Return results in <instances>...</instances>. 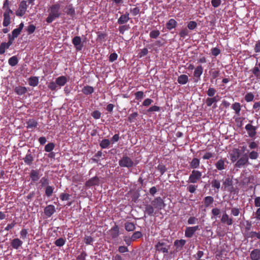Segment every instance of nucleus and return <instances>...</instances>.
Returning <instances> with one entry per match:
<instances>
[{
  "instance_id": "59",
  "label": "nucleus",
  "mask_w": 260,
  "mask_h": 260,
  "mask_svg": "<svg viewBox=\"0 0 260 260\" xmlns=\"http://www.w3.org/2000/svg\"><path fill=\"white\" fill-rule=\"evenodd\" d=\"M101 113L99 111L95 110L91 113V116L95 119H98L100 118Z\"/></svg>"
},
{
  "instance_id": "2",
  "label": "nucleus",
  "mask_w": 260,
  "mask_h": 260,
  "mask_svg": "<svg viewBox=\"0 0 260 260\" xmlns=\"http://www.w3.org/2000/svg\"><path fill=\"white\" fill-rule=\"evenodd\" d=\"M134 165V161L131 158L126 155H124L122 158L119 161V165L121 167H126L129 168L133 167Z\"/></svg>"
},
{
  "instance_id": "37",
  "label": "nucleus",
  "mask_w": 260,
  "mask_h": 260,
  "mask_svg": "<svg viewBox=\"0 0 260 260\" xmlns=\"http://www.w3.org/2000/svg\"><path fill=\"white\" fill-rule=\"evenodd\" d=\"M214 199L211 196H208L204 199V204L205 207H208L213 203Z\"/></svg>"
},
{
  "instance_id": "36",
  "label": "nucleus",
  "mask_w": 260,
  "mask_h": 260,
  "mask_svg": "<svg viewBox=\"0 0 260 260\" xmlns=\"http://www.w3.org/2000/svg\"><path fill=\"white\" fill-rule=\"evenodd\" d=\"M217 102L216 97L208 98L206 100V103L207 106L210 107L213 103H216Z\"/></svg>"
},
{
  "instance_id": "27",
  "label": "nucleus",
  "mask_w": 260,
  "mask_h": 260,
  "mask_svg": "<svg viewBox=\"0 0 260 260\" xmlns=\"http://www.w3.org/2000/svg\"><path fill=\"white\" fill-rule=\"evenodd\" d=\"M66 13L71 17H74L75 15V11L72 5H69L66 7Z\"/></svg>"
},
{
  "instance_id": "60",
  "label": "nucleus",
  "mask_w": 260,
  "mask_h": 260,
  "mask_svg": "<svg viewBox=\"0 0 260 260\" xmlns=\"http://www.w3.org/2000/svg\"><path fill=\"white\" fill-rule=\"evenodd\" d=\"M216 92V90L214 88L210 87L207 92V95L210 97H212L214 95Z\"/></svg>"
},
{
  "instance_id": "5",
  "label": "nucleus",
  "mask_w": 260,
  "mask_h": 260,
  "mask_svg": "<svg viewBox=\"0 0 260 260\" xmlns=\"http://www.w3.org/2000/svg\"><path fill=\"white\" fill-rule=\"evenodd\" d=\"M202 175L201 172L193 170L189 177V182L192 183L197 182L201 178Z\"/></svg>"
},
{
  "instance_id": "51",
  "label": "nucleus",
  "mask_w": 260,
  "mask_h": 260,
  "mask_svg": "<svg viewBox=\"0 0 260 260\" xmlns=\"http://www.w3.org/2000/svg\"><path fill=\"white\" fill-rule=\"evenodd\" d=\"M253 99L254 95L251 92L247 93L245 96V100L247 102L252 101Z\"/></svg>"
},
{
  "instance_id": "44",
  "label": "nucleus",
  "mask_w": 260,
  "mask_h": 260,
  "mask_svg": "<svg viewBox=\"0 0 260 260\" xmlns=\"http://www.w3.org/2000/svg\"><path fill=\"white\" fill-rule=\"evenodd\" d=\"M233 184L232 180L229 178H226L223 183V186L225 189L227 187L232 186Z\"/></svg>"
},
{
  "instance_id": "61",
  "label": "nucleus",
  "mask_w": 260,
  "mask_h": 260,
  "mask_svg": "<svg viewBox=\"0 0 260 260\" xmlns=\"http://www.w3.org/2000/svg\"><path fill=\"white\" fill-rule=\"evenodd\" d=\"M188 30L186 28L183 29L179 33V35L182 38H185L188 35Z\"/></svg>"
},
{
  "instance_id": "54",
  "label": "nucleus",
  "mask_w": 260,
  "mask_h": 260,
  "mask_svg": "<svg viewBox=\"0 0 260 260\" xmlns=\"http://www.w3.org/2000/svg\"><path fill=\"white\" fill-rule=\"evenodd\" d=\"M8 48H9V45L6 44V43H2L0 46V54H3L5 52L6 49Z\"/></svg>"
},
{
  "instance_id": "57",
  "label": "nucleus",
  "mask_w": 260,
  "mask_h": 260,
  "mask_svg": "<svg viewBox=\"0 0 260 260\" xmlns=\"http://www.w3.org/2000/svg\"><path fill=\"white\" fill-rule=\"evenodd\" d=\"M142 233L140 232L137 231L135 232L132 236V239L133 240H135L137 239H139L142 237Z\"/></svg>"
},
{
  "instance_id": "26",
  "label": "nucleus",
  "mask_w": 260,
  "mask_h": 260,
  "mask_svg": "<svg viewBox=\"0 0 260 260\" xmlns=\"http://www.w3.org/2000/svg\"><path fill=\"white\" fill-rule=\"evenodd\" d=\"M14 91L19 95L25 94L27 92V88L25 87L18 86L14 89Z\"/></svg>"
},
{
  "instance_id": "46",
  "label": "nucleus",
  "mask_w": 260,
  "mask_h": 260,
  "mask_svg": "<svg viewBox=\"0 0 260 260\" xmlns=\"http://www.w3.org/2000/svg\"><path fill=\"white\" fill-rule=\"evenodd\" d=\"M54 188L51 186H47L45 188V194L46 195L49 197H50L53 192Z\"/></svg>"
},
{
  "instance_id": "56",
  "label": "nucleus",
  "mask_w": 260,
  "mask_h": 260,
  "mask_svg": "<svg viewBox=\"0 0 260 260\" xmlns=\"http://www.w3.org/2000/svg\"><path fill=\"white\" fill-rule=\"evenodd\" d=\"M135 95V98L137 100L141 101L144 97V93L141 91L136 92Z\"/></svg>"
},
{
  "instance_id": "49",
  "label": "nucleus",
  "mask_w": 260,
  "mask_h": 260,
  "mask_svg": "<svg viewBox=\"0 0 260 260\" xmlns=\"http://www.w3.org/2000/svg\"><path fill=\"white\" fill-rule=\"evenodd\" d=\"M49 179L48 177H44L42 178L40 181V183L41 184V186L42 187L45 186H48V185L49 184Z\"/></svg>"
},
{
  "instance_id": "10",
  "label": "nucleus",
  "mask_w": 260,
  "mask_h": 260,
  "mask_svg": "<svg viewBox=\"0 0 260 260\" xmlns=\"http://www.w3.org/2000/svg\"><path fill=\"white\" fill-rule=\"evenodd\" d=\"M199 229L198 225L191 227H187L185 229V236L187 238H191L194 233Z\"/></svg>"
},
{
  "instance_id": "19",
  "label": "nucleus",
  "mask_w": 260,
  "mask_h": 260,
  "mask_svg": "<svg viewBox=\"0 0 260 260\" xmlns=\"http://www.w3.org/2000/svg\"><path fill=\"white\" fill-rule=\"evenodd\" d=\"M185 243L186 241L185 240H176L174 242V245L176 247L177 250H181Z\"/></svg>"
},
{
  "instance_id": "23",
  "label": "nucleus",
  "mask_w": 260,
  "mask_h": 260,
  "mask_svg": "<svg viewBox=\"0 0 260 260\" xmlns=\"http://www.w3.org/2000/svg\"><path fill=\"white\" fill-rule=\"evenodd\" d=\"M28 84L33 87H35L38 85L39 83V78L37 77H31L28 79Z\"/></svg>"
},
{
  "instance_id": "12",
  "label": "nucleus",
  "mask_w": 260,
  "mask_h": 260,
  "mask_svg": "<svg viewBox=\"0 0 260 260\" xmlns=\"http://www.w3.org/2000/svg\"><path fill=\"white\" fill-rule=\"evenodd\" d=\"M72 43L77 51H80L83 48L81 38L79 36L75 37L72 40Z\"/></svg>"
},
{
  "instance_id": "41",
  "label": "nucleus",
  "mask_w": 260,
  "mask_h": 260,
  "mask_svg": "<svg viewBox=\"0 0 260 260\" xmlns=\"http://www.w3.org/2000/svg\"><path fill=\"white\" fill-rule=\"evenodd\" d=\"M110 144V140L107 139H105L101 142L100 145L102 148L105 149L108 148Z\"/></svg>"
},
{
  "instance_id": "30",
  "label": "nucleus",
  "mask_w": 260,
  "mask_h": 260,
  "mask_svg": "<svg viewBox=\"0 0 260 260\" xmlns=\"http://www.w3.org/2000/svg\"><path fill=\"white\" fill-rule=\"evenodd\" d=\"M200 161L197 158H193L190 163V167L192 169H197L200 166Z\"/></svg>"
},
{
  "instance_id": "31",
  "label": "nucleus",
  "mask_w": 260,
  "mask_h": 260,
  "mask_svg": "<svg viewBox=\"0 0 260 260\" xmlns=\"http://www.w3.org/2000/svg\"><path fill=\"white\" fill-rule=\"evenodd\" d=\"M203 69L201 66H198L194 71V76L196 78H200L203 73Z\"/></svg>"
},
{
  "instance_id": "45",
  "label": "nucleus",
  "mask_w": 260,
  "mask_h": 260,
  "mask_svg": "<svg viewBox=\"0 0 260 260\" xmlns=\"http://www.w3.org/2000/svg\"><path fill=\"white\" fill-rule=\"evenodd\" d=\"M66 243V240L63 238H60L58 239H57L55 241V244L56 246L58 247H61L64 245V244Z\"/></svg>"
},
{
  "instance_id": "52",
  "label": "nucleus",
  "mask_w": 260,
  "mask_h": 260,
  "mask_svg": "<svg viewBox=\"0 0 260 260\" xmlns=\"http://www.w3.org/2000/svg\"><path fill=\"white\" fill-rule=\"evenodd\" d=\"M160 34L159 30H152L150 32V37L151 38L156 39L157 38Z\"/></svg>"
},
{
  "instance_id": "38",
  "label": "nucleus",
  "mask_w": 260,
  "mask_h": 260,
  "mask_svg": "<svg viewBox=\"0 0 260 260\" xmlns=\"http://www.w3.org/2000/svg\"><path fill=\"white\" fill-rule=\"evenodd\" d=\"M37 122L34 119H30L27 122V127L28 128H34L37 126Z\"/></svg>"
},
{
  "instance_id": "7",
  "label": "nucleus",
  "mask_w": 260,
  "mask_h": 260,
  "mask_svg": "<svg viewBox=\"0 0 260 260\" xmlns=\"http://www.w3.org/2000/svg\"><path fill=\"white\" fill-rule=\"evenodd\" d=\"M245 129L247 132L248 135L250 138H254L256 134V127L253 126L251 124H247L245 126Z\"/></svg>"
},
{
  "instance_id": "35",
  "label": "nucleus",
  "mask_w": 260,
  "mask_h": 260,
  "mask_svg": "<svg viewBox=\"0 0 260 260\" xmlns=\"http://www.w3.org/2000/svg\"><path fill=\"white\" fill-rule=\"evenodd\" d=\"M23 160L25 164L30 165L34 160V157L31 154H27Z\"/></svg>"
},
{
  "instance_id": "43",
  "label": "nucleus",
  "mask_w": 260,
  "mask_h": 260,
  "mask_svg": "<svg viewBox=\"0 0 260 260\" xmlns=\"http://www.w3.org/2000/svg\"><path fill=\"white\" fill-rule=\"evenodd\" d=\"M18 60L17 57L15 56H12L9 58L8 62L11 66H15L18 63Z\"/></svg>"
},
{
  "instance_id": "18",
  "label": "nucleus",
  "mask_w": 260,
  "mask_h": 260,
  "mask_svg": "<svg viewBox=\"0 0 260 260\" xmlns=\"http://www.w3.org/2000/svg\"><path fill=\"white\" fill-rule=\"evenodd\" d=\"M23 244V242L18 238H15L12 240L11 246L15 249H18Z\"/></svg>"
},
{
  "instance_id": "39",
  "label": "nucleus",
  "mask_w": 260,
  "mask_h": 260,
  "mask_svg": "<svg viewBox=\"0 0 260 260\" xmlns=\"http://www.w3.org/2000/svg\"><path fill=\"white\" fill-rule=\"evenodd\" d=\"M125 230L128 232L133 231L135 229V225L133 222H126L125 223Z\"/></svg>"
},
{
  "instance_id": "32",
  "label": "nucleus",
  "mask_w": 260,
  "mask_h": 260,
  "mask_svg": "<svg viewBox=\"0 0 260 260\" xmlns=\"http://www.w3.org/2000/svg\"><path fill=\"white\" fill-rule=\"evenodd\" d=\"M241 105L239 103L236 102L232 105V108L235 111L237 116L240 115L241 110Z\"/></svg>"
},
{
  "instance_id": "15",
  "label": "nucleus",
  "mask_w": 260,
  "mask_h": 260,
  "mask_svg": "<svg viewBox=\"0 0 260 260\" xmlns=\"http://www.w3.org/2000/svg\"><path fill=\"white\" fill-rule=\"evenodd\" d=\"M154 209H155L152 205L147 204L145 205V215L144 217L146 218V214L152 216L154 215Z\"/></svg>"
},
{
  "instance_id": "9",
  "label": "nucleus",
  "mask_w": 260,
  "mask_h": 260,
  "mask_svg": "<svg viewBox=\"0 0 260 260\" xmlns=\"http://www.w3.org/2000/svg\"><path fill=\"white\" fill-rule=\"evenodd\" d=\"M248 162V157L247 154L243 155L237 161L235 167L237 168H241L245 165Z\"/></svg>"
},
{
  "instance_id": "25",
  "label": "nucleus",
  "mask_w": 260,
  "mask_h": 260,
  "mask_svg": "<svg viewBox=\"0 0 260 260\" xmlns=\"http://www.w3.org/2000/svg\"><path fill=\"white\" fill-rule=\"evenodd\" d=\"M55 81L58 86H62L65 85L67 80V78L62 76L57 78Z\"/></svg>"
},
{
  "instance_id": "63",
  "label": "nucleus",
  "mask_w": 260,
  "mask_h": 260,
  "mask_svg": "<svg viewBox=\"0 0 260 260\" xmlns=\"http://www.w3.org/2000/svg\"><path fill=\"white\" fill-rule=\"evenodd\" d=\"M20 32H21V31L19 29H17V28L14 29L12 31V39H14L15 38L17 37L20 34Z\"/></svg>"
},
{
  "instance_id": "1",
  "label": "nucleus",
  "mask_w": 260,
  "mask_h": 260,
  "mask_svg": "<svg viewBox=\"0 0 260 260\" xmlns=\"http://www.w3.org/2000/svg\"><path fill=\"white\" fill-rule=\"evenodd\" d=\"M60 5L59 4L52 5L48 9L49 16L46 18L48 23H51L55 18L59 17L61 15Z\"/></svg>"
},
{
  "instance_id": "33",
  "label": "nucleus",
  "mask_w": 260,
  "mask_h": 260,
  "mask_svg": "<svg viewBox=\"0 0 260 260\" xmlns=\"http://www.w3.org/2000/svg\"><path fill=\"white\" fill-rule=\"evenodd\" d=\"M211 185L212 187H214L216 188L215 190V192L216 193H218L219 191V188L220 187V182L216 179H214L212 181Z\"/></svg>"
},
{
  "instance_id": "47",
  "label": "nucleus",
  "mask_w": 260,
  "mask_h": 260,
  "mask_svg": "<svg viewBox=\"0 0 260 260\" xmlns=\"http://www.w3.org/2000/svg\"><path fill=\"white\" fill-rule=\"evenodd\" d=\"M248 157L251 159H256L258 157V153L257 151L253 150L249 152Z\"/></svg>"
},
{
  "instance_id": "29",
  "label": "nucleus",
  "mask_w": 260,
  "mask_h": 260,
  "mask_svg": "<svg viewBox=\"0 0 260 260\" xmlns=\"http://www.w3.org/2000/svg\"><path fill=\"white\" fill-rule=\"evenodd\" d=\"M177 25V22L174 19H171L166 24V27L169 30L175 28Z\"/></svg>"
},
{
  "instance_id": "20",
  "label": "nucleus",
  "mask_w": 260,
  "mask_h": 260,
  "mask_svg": "<svg viewBox=\"0 0 260 260\" xmlns=\"http://www.w3.org/2000/svg\"><path fill=\"white\" fill-rule=\"evenodd\" d=\"M129 19V14L126 13L125 14L122 15L117 21V23L120 24H123L126 23Z\"/></svg>"
},
{
  "instance_id": "28",
  "label": "nucleus",
  "mask_w": 260,
  "mask_h": 260,
  "mask_svg": "<svg viewBox=\"0 0 260 260\" xmlns=\"http://www.w3.org/2000/svg\"><path fill=\"white\" fill-rule=\"evenodd\" d=\"M177 81L180 84H185L188 81V77L186 75H181L178 77Z\"/></svg>"
},
{
  "instance_id": "11",
  "label": "nucleus",
  "mask_w": 260,
  "mask_h": 260,
  "mask_svg": "<svg viewBox=\"0 0 260 260\" xmlns=\"http://www.w3.org/2000/svg\"><path fill=\"white\" fill-rule=\"evenodd\" d=\"M240 155V150L238 148H235L232 150L230 153V159L232 162H235L238 160Z\"/></svg>"
},
{
  "instance_id": "14",
  "label": "nucleus",
  "mask_w": 260,
  "mask_h": 260,
  "mask_svg": "<svg viewBox=\"0 0 260 260\" xmlns=\"http://www.w3.org/2000/svg\"><path fill=\"white\" fill-rule=\"evenodd\" d=\"M99 179L96 176L92 177L89 179L85 183V185L87 187H90L92 186L99 185Z\"/></svg>"
},
{
  "instance_id": "40",
  "label": "nucleus",
  "mask_w": 260,
  "mask_h": 260,
  "mask_svg": "<svg viewBox=\"0 0 260 260\" xmlns=\"http://www.w3.org/2000/svg\"><path fill=\"white\" fill-rule=\"evenodd\" d=\"M215 166L218 170H222L224 169V161L222 159H219L216 163Z\"/></svg>"
},
{
  "instance_id": "53",
  "label": "nucleus",
  "mask_w": 260,
  "mask_h": 260,
  "mask_svg": "<svg viewBox=\"0 0 260 260\" xmlns=\"http://www.w3.org/2000/svg\"><path fill=\"white\" fill-rule=\"evenodd\" d=\"M54 147V145L52 143L47 144L45 147V150L46 152H49L51 151Z\"/></svg>"
},
{
  "instance_id": "58",
  "label": "nucleus",
  "mask_w": 260,
  "mask_h": 260,
  "mask_svg": "<svg viewBox=\"0 0 260 260\" xmlns=\"http://www.w3.org/2000/svg\"><path fill=\"white\" fill-rule=\"evenodd\" d=\"M197 26V23L196 22L193 21H190L187 25V27L188 29L190 30H192L194 29Z\"/></svg>"
},
{
  "instance_id": "13",
  "label": "nucleus",
  "mask_w": 260,
  "mask_h": 260,
  "mask_svg": "<svg viewBox=\"0 0 260 260\" xmlns=\"http://www.w3.org/2000/svg\"><path fill=\"white\" fill-rule=\"evenodd\" d=\"M56 209L53 205H49L46 207L44 209V214L48 217H50L55 213Z\"/></svg>"
},
{
  "instance_id": "62",
  "label": "nucleus",
  "mask_w": 260,
  "mask_h": 260,
  "mask_svg": "<svg viewBox=\"0 0 260 260\" xmlns=\"http://www.w3.org/2000/svg\"><path fill=\"white\" fill-rule=\"evenodd\" d=\"M240 209L237 208H231V214L235 216H237L239 215Z\"/></svg>"
},
{
  "instance_id": "3",
  "label": "nucleus",
  "mask_w": 260,
  "mask_h": 260,
  "mask_svg": "<svg viewBox=\"0 0 260 260\" xmlns=\"http://www.w3.org/2000/svg\"><path fill=\"white\" fill-rule=\"evenodd\" d=\"M156 250L159 252L164 253H168L169 249V246L165 240H161L158 242L155 245Z\"/></svg>"
},
{
  "instance_id": "48",
  "label": "nucleus",
  "mask_w": 260,
  "mask_h": 260,
  "mask_svg": "<svg viewBox=\"0 0 260 260\" xmlns=\"http://www.w3.org/2000/svg\"><path fill=\"white\" fill-rule=\"evenodd\" d=\"M248 147L250 149H255L258 148V145L256 142L254 141H248Z\"/></svg>"
},
{
  "instance_id": "17",
  "label": "nucleus",
  "mask_w": 260,
  "mask_h": 260,
  "mask_svg": "<svg viewBox=\"0 0 260 260\" xmlns=\"http://www.w3.org/2000/svg\"><path fill=\"white\" fill-rule=\"evenodd\" d=\"M250 258L251 260H259L260 259V249H254L250 254Z\"/></svg>"
},
{
  "instance_id": "6",
  "label": "nucleus",
  "mask_w": 260,
  "mask_h": 260,
  "mask_svg": "<svg viewBox=\"0 0 260 260\" xmlns=\"http://www.w3.org/2000/svg\"><path fill=\"white\" fill-rule=\"evenodd\" d=\"M27 2L25 1H22L19 5V8L16 12V15L18 16L21 17L23 16L26 11L27 9Z\"/></svg>"
},
{
  "instance_id": "24",
  "label": "nucleus",
  "mask_w": 260,
  "mask_h": 260,
  "mask_svg": "<svg viewBox=\"0 0 260 260\" xmlns=\"http://www.w3.org/2000/svg\"><path fill=\"white\" fill-rule=\"evenodd\" d=\"M111 236L112 238L115 239L119 236V228L117 225H115L110 230Z\"/></svg>"
},
{
  "instance_id": "16",
  "label": "nucleus",
  "mask_w": 260,
  "mask_h": 260,
  "mask_svg": "<svg viewBox=\"0 0 260 260\" xmlns=\"http://www.w3.org/2000/svg\"><path fill=\"white\" fill-rule=\"evenodd\" d=\"M250 71L257 79H260V62L256 63L255 67Z\"/></svg>"
},
{
  "instance_id": "50",
  "label": "nucleus",
  "mask_w": 260,
  "mask_h": 260,
  "mask_svg": "<svg viewBox=\"0 0 260 260\" xmlns=\"http://www.w3.org/2000/svg\"><path fill=\"white\" fill-rule=\"evenodd\" d=\"M57 84H56V82H51L49 83V84L48 85V88L51 89V90H56L58 89L57 88Z\"/></svg>"
},
{
  "instance_id": "34",
  "label": "nucleus",
  "mask_w": 260,
  "mask_h": 260,
  "mask_svg": "<svg viewBox=\"0 0 260 260\" xmlns=\"http://www.w3.org/2000/svg\"><path fill=\"white\" fill-rule=\"evenodd\" d=\"M82 91L84 94L88 95L93 93L94 91V89L91 86H85L83 87Z\"/></svg>"
},
{
  "instance_id": "8",
  "label": "nucleus",
  "mask_w": 260,
  "mask_h": 260,
  "mask_svg": "<svg viewBox=\"0 0 260 260\" xmlns=\"http://www.w3.org/2000/svg\"><path fill=\"white\" fill-rule=\"evenodd\" d=\"M13 13L12 11L8 8L4 14L3 25L4 26H8L10 23V14Z\"/></svg>"
},
{
  "instance_id": "42",
  "label": "nucleus",
  "mask_w": 260,
  "mask_h": 260,
  "mask_svg": "<svg viewBox=\"0 0 260 260\" xmlns=\"http://www.w3.org/2000/svg\"><path fill=\"white\" fill-rule=\"evenodd\" d=\"M248 238H253L256 237L258 239L260 240V233H257L256 232H250L247 234Z\"/></svg>"
},
{
  "instance_id": "64",
  "label": "nucleus",
  "mask_w": 260,
  "mask_h": 260,
  "mask_svg": "<svg viewBox=\"0 0 260 260\" xmlns=\"http://www.w3.org/2000/svg\"><path fill=\"white\" fill-rule=\"evenodd\" d=\"M198 219L195 217H190L187 220V222L189 224H193L196 223Z\"/></svg>"
},
{
  "instance_id": "55",
  "label": "nucleus",
  "mask_w": 260,
  "mask_h": 260,
  "mask_svg": "<svg viewBox=\"0 0 260 260\" xmlns=\"http://www.w3.org/2000/svg\"><path fill=\"white\" fill-rule=\"evenodd\" d=\"M129 28V25H124L120 26L119 28V30L120 33L121 34H123L124 32L127 30Z\"/></svg>"
},
{
  "instance_id": "4",
  "label": "nucleus",
  "mask_w": 260,
  "mask_h": 260,
  "mask_svg": "<svg viewBox=\"0 0 260 260\" xmlns=\"http://www.w3.org/2000/svg\"><path fill=\"white\" fill-rule=\"evenodd\" d=\"M151 205L157 210L159 211L163 209L166 204L160 197H157L151 202Z\"/></svg>"
},
{
  "instance_id": "21",
  "label": "nucleus",
  "mask_w": 260,
  "mask_h": 260,
  "mask_svg": "<svg viewBox=\"0 0 260 260\" xmlns=\"http://www.w3.org/2000/svg\"><path fill=\"white\" fill-rule=\"evenodd\" d=\"M30 177L32 181L36 182L40 178L39 171L36 170H32L30 173Z\"/></svg>"
},
{
  "instance_id": "22",
  "label": "nucleus",
  "mask_w": 260,
  "mask_h": 260,
  "mask_svg": "<svg viewBox=\"0 0 260 260\" xmlns=\"http://www.w3.org/2000/svg\"><path fill=\"white\" fill-rule=\"evenodd\" d=\"M221 221L223 223H226L228 225H230L233 224V219L229 218V215L226 213L223 214Z\"/></svg>"
}]
</instances>
